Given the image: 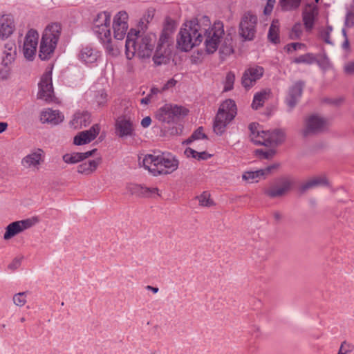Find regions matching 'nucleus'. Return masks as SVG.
<instances>
[{
	"mask_svg": "<svg viewBox=\"0 0 354 354\" xmlns=\"http://www.w3.org/2000/svg\"><path fill=\"white\" fill-rule=\"evenodd\" d=\"M294 185L290 177H281L276 183L264 190V194L270 198L281 197L289 192Z\"/></svg>",
	"mask_w": 354,
	"mask_h": 354,
	"instance_id": "8",
	"label": "nucleus"
},
{
	"mask_svg": "<svg viewBox=\"0 0 354 354\" xmlns=\"http://www.w3.org/2000/svg\"><path fill=\"white\" fill-rule=\"evenodd\" d=\"M101 162V159L91 160L78 165L77 172L80 174L89 175L95 171Z\"/></svg>",
	"mask_w": 354,
	"mask_h": 354,
	"instance_id": "29",
	"label": "nucleus"
},
{
	"mask_svg": "<svg viewBox=\"0 0 354 354\" xmlns=\"http://www.w3.org/2000/svg\"><path fill=\"white\" fill-rule=\"evenodd\" d=\"M17 222L19 223L21 232H23L24 230H27L37 223L39 222V219L37 217L35 216L30 218L18 221Z\"/></svg>",
	"mask_w": 354,
	"mask_h": 354,
	"instance_id": "41",
	"label": "nucleus"
},
{
	"mask_svg": "<svg viewBox=\"0 0 354 354\" xmlns=\"http://www.w3.org/2000/svg\"><path fill=\"white\" fill-rule=\"evenodd\" d=\"M95 100L99 106L105 105L107 101V94L104 90H100L95 94Z\"/></svg>",
	"mask_w": 354,
	"mask_h": 354,
	"instance_id": "44",
	"label": "nucleus"
},
{
	"mask_svg": "<svg viewBox=\"0 0 354 354\" xmlns=\"http://www.w3.org/2000/svg\"><path fill=\"white\" fill-rule=\"evenodd\" d=\"M328 184V180L326 177H317L313 179L308 180L307 182L303 183L299 187V191L301 193H304L307 190L310 189L312 188L326 185Z\"/></svg>",
	"mask_w": 354,
	"mask_h": 354,
	"instance_id": "30",
	"label": "nucleus"
},
{
	"mask_svg": "<svg viewBox=\"0 0 354 354\" xmlns=\"http://www.w3.org/2000/svg\"><path fill=\"white\" fill-rule=\"evenodd\" d=\"M301 0H279L278 7L281 11H291L297 10L301 4Z\"/></svg>",
	"mask_w": 354,
	"mask_h": 354,
	"instance_id": "33",
	"label": "nucleus"
},
{
	"mask_svg": "<svg viewBox=\"0 0 354 354\" xmlns=\"http://www.w3.org/2000/svg\"><path fill=\"white\" fill-rule=\"evenodd\" d=\"M17 55V46L15 42L8 41L4 46L2 57V65L5 67L0 70V76L2 79H6L8 76L9 66L15 61Z\"/></svg>",
	"mask_w": 354,
	"mask_h": 354,
	"instance_id": "9",
	"label": "nucleus"
},
{
	"mask_svg": "<svg viewBox=\"0 0 354 354\" xmlns=\"http://www.w3.org/2000/svg\"><path fill=\"white\" fill-rule=\"evenodd\" d=\"M226 115L217 113L213 125L214 131L218 136H221L225 131L227 125L232 121Z\"/></svg>",
	"mask_w": 354,
	"mask_h": 354,
	"instance_id": "25",
	"label": "nucleus"
},
{
	"mask_svg": "<svg viewBox=\"0 0 354 354\" xmlns=\"http://www.w3.org/2000/svg\"><path fill=\"white\" fill-rule=\"evenodd\" d=\"M210 194L207 192H203L200 196H197L199 204L204 207H210L213 205V201L209 198Z\"/></svg>",
	"mask_w": 354,
	"mask_h": 354,
	"instance_id": "43",
	"label": "nucleus"
},
{
	"mask_svg": "<svg viewBox=\"0 0 354 354\" xmlns=\"http://www.w3.org/2000/svg\"><path fill=\"white\" fill-rule=\"evenodd\" d=\"M156 36L153 33L140 34L139 30L131 29L127 34L125 43V54L128 59L135 55L140 58H149L153 50Z\"/></svg>",
	"mask_w": 354,
	"mask_h": 354,
	"instance_id": "2",
	"label": "nucleus"
},
{
	"mask_svg": "<svg viewBox=\"0 0 354 354\" xmlns=\"http://www.w3.org/2000/svg\"><path fill=\"white\" fill-rule=\"evenodd\" d=\"M43 153L44 151L42 149H37L33 152L26 156L21 160V165L26 168L36 167L40 164Z\"/></svg>",
	"mask_w": 354,
	"mask_h": 354,
	"instance_id": "24",
	"label": "nucleus"
},
{
	"mask_svg": "<svg viewBox=\"0 0 354 354\" xmlns=\"http://www.w3.org/2000/svg\"><path fill=\"white\" fill-rule=\"evenodd\" d=\"M261 136L263 138L257 141L259 145L277 146L285 140V133L281 129H277L272 131L262 130Z\"/></svg>",
	"mask_w": 354,
	"mask_h": 354,
	"instance_id": "13",
	"label": "nucleus"
},
{
	"mask_svg": "<svg viewBox=\"0 0 354 354\" xmlns=\"http://www.w3.org/2000/svg\"><path fill=\"white\" fill-rule=\"evenodd\" d=\"M235 81V75L233 72L230 71L227 73L225 81V91H231L233 88L234 83Z\"/></svg>",
	"mask_w": 354,
	"mask_h": 354,
	"instance_id": "45",
	"label": "nucleus"
},
{
	"mask_svg": "<svg viewBox=\"0 0 354 354\" xmlns=\"http://www.w3.org/2000/svg\"><path fill=\"white\" fill-rule=\"evenodd\" d=\"M160 92V91L158 88H156V87H152L150 90V92L148 94V95H150V97L151 98H153V97L154 95H156L158 93H159Z\"/></svg>",
	"mask_w": 354,
	"mask_h": 354,
	"instance_id": "64",
	"label": "nucleus"
},
{
	"mask_svg": "<svg viewBox=\"0 0 354 354\" xmlns=\"http://www.w3.org/2000/svg\"><path fill=\"white\" fill-rule=\"evenodd\" d=\"M317 62L318 64L321 65V62L319 61H317L313 53H306L305 55H301L297 57H295L292 62L295 64H311L314 62Z\"/></svg>",
	"mask_w": 354,
	"mask_h": 354,
	"instance_id": "36",
	"label": "nucleus"
},
{
	"mask_svg": "<svg viewBox=\"0 0 354 354\" xmlns=\"http://www.w3.org/2000/svg\"><path fill=\"white\" fill-rule=\"evenodd\" d=\"M15 26L14 18L11 15H4L0 19V37L7 39L14 32Z\"/></svg>",
	"mask_w": 354,
	"mask_h": 354,
	"instance_id": "21",
	"label": "nucleus"
},
{
	"mask_svg": "<svg viewBox=\"0 0 354 354\" xmlns=\"http://www.w3.org/2000/svg\"><path fill=\"white\" fill-rule=\"evenodd\" d=\"M198 151H196V150L192 149V148H187L185 151V154L187 156V157H192V158H194L196 159V157H197V154H198Z\"/></svg>",
	"mask_w": 354,
	"mask_h": 354,
	"instance_id": "56",
	"label": "nucleus"
},
{
	"mask_svg": "<svg viewBox=\"0 0 354 354\" xmlns=\"http://www.w3.org/2000/svg\"><path fill=\"white\" fill-rule=\"evenodd\" d=\"M268 40L274 44L280 42L279 39V21L278 19H274L269 28L268 33Z\"/></svg>",
	"mask_w": 354,
	"mask_h": 354,
	"instance_id": "31",
	"label": "nucleus"
},
{
	"mask_svg": "<svg viewBox=\"0 0 354 354\" xmlns=\"http://www.w3.org/2000/svg\"><path fill=\"white\" fill-rule=\"evenodd\" d=\"M192 139H194V140L200 139H207V135L203 133V127H199L192 133Z\"/></svg>",
	"mask_w": 354,
	"mask_h": 354,
	"instance_id": "50",
	"label": "nucleus"
},
{
	"mask_svg": "<svg viewBox=\"0 0 354 354\" xmlns=\"http://www.w3.org/2000/svg\"><path fill=\"white\" fill-rule=\"evenodd\" d=\"M236 105L233 100L227 99L220 106L218 113L226 115L230 120H233L236 115Z\"/></svg>",
	"mask_w": 354,
	"mask_h": 354,
	"instance_id": "26",
	"label": "nucleus"
},
{
	"mask_svg": "<svg viewBox=\"0 0 354 354\" xmlns=\"http://www.w3.org/2000/svg\"><path fill=\"white\" fill-rule=\"evenodd\" d=\"M127 189L131 195L145 197V194L149 190L138 184H130L127 186Z\"/></svg>",
	"mask_w": 354,
	"mask_h": 354,
	"instance_id": "37",
	"label": "nucleus"
},
{
	"mask_svg": "<svg viewBox=\"0 0 354 354\" xmlns=\"http://www.w3.org/2000/svg\"><path fill=\"white\" fill-rule=\"evenodd\" d=\"M100 41L103 44L106 52L111 56H117L119 50L115 48L111 43V34L110 25H104L100 26L98 32H93Z\"/></svg>",
	"mask_w": 354,
	"mask_h": 354,
	"instance_id": "14",
	"label": "nucleus"
},
{
	"mask_svg": "<svg viewBox=\"0 0 354 354\" xmlns=\"http://www.w3.org/2000/svg\"><path fill=\"white\" fill-rule=\"evenodd\" d=\"M13 301L18 306H24L26 302V292H22L15 294L13 297Z\"/></svg>",
	"mask_w": 354,
	"mask_h": 354,
	"instance_id": "46",
	"label": "nucleus"
},
{
	"mask_svg": "<svg viewBox=\"0 0 354 354\" xmlns=\"http://www.w3.org/2000/svg\"><path fill=\"white\" fill-rule=\"evenodd\" d=\"M325 101L328 103L333 104L336 106H339L344 101V98L339 97V98H335V99H326Z\"/></svg>",
	"mask_w": 354,
	"mask_h": 354,
	"instance_id": "58",
	"label": "nucleus"
},
{
	"mask_svg": "<svg viewBox=\"0 0 354 354\" xmlns=\"http://www.w3.org/2000/svg\"><path fill=\"white\" fill-rule=\"evenodd\" d=\"M97 149H93L91 151H88L86 152H80V156H81V159H82V161L93 156L95 154V153L96 152Z\"/></svg>",
	"mask_w": 354,
	"mask_h": 354,
	"instance_id": "55",
	"label": "nucleus"
},
{
	"mask_svg": "<svg viewBox=\"0 0 354 354\" xmlns=\"http://www.w3.org/2000/svg\"><path fill=\"white\" fill-rule=\"evenodd\" d=\"M326 124V120L317 115H312L306 120V127L302 131L304 137L322 132Z\"/></svg>",
	"mask_w": 354,
	"mask_h": 354,
	"instance_id": "15",
	"label": "nucleus"
},
{
	"mask_svg": "<svg viewBox=\"0 0 354 354\" xmlns=\"http://www.w3.org/2000/svg\"><path fill=\"white\" fill-rule=\"evenodd\" d=\"M115 133L120 138L132 136L134 129L130 120L125 117H119L115 122Z\"/></svg>",
	"mask_w": 354,
	"mask_h": 354,
	"instance_id": "19",
	"label": "nucleus"
},
{
	"mask_svg": "<svg viewBox=\"0 0 354 354\" xmlns=\"http://www.w3.org/2000/svg\"><path fill=\"white\" fill-rule=\"evenodd\" d=\"M145 189H148L149 191L145 194V197H149L151 194L158 192V189L157 187L149 188L145 187Z\"/></svg>",
	"mask_w": 354,
	"mask_h": 354,
	"instance_id": "62",
	"label": "nucleus"
},
{
	"mask_svg": "<svg viewBox=\"0 0 354 354\" xmlns=\"http://www.w3.org/2000/svg\"><path fill=\"white\" fill-rule=\"evenodd\" d=\"M91 122V115L88 112L77 113L70 122L71 125L75 129L86 127Z\"/></svg>",
	"mask_w": 354,
	"mask_h": 354,
	"instance_id": "27",
	"label": "nucleus"
},
{
	"mask_svg": "<svg viewBox=\"0 0 354 354\" xmlns=\"http://www.w3.org/2000/svg\"><path fill=\"white\" fill-rule=\"evenodd\" d=\"M176 125L172 126L171 127H164L162 129V131L164 132L165 136H176L180 135L183 133V127L180 124L175 123Z\"/></svg>",
	"mask_w": 354,
	"mask_h": 354,
	"instance_id": "39",
	"label": "nucleus"
},
{
	"mask_svg": "<svg viewBox=\"0 0 354 354\" xmlns=\"http://www.w3.org/2000/svg\"><path fill=\"white\" fill-rule=\"evenodd\" d=\"M139 165H142L153 176L166 175L176 171L178 167V160L169 153L161 154H147Z\"/></svg>",
	"mask_w": 354,
	"mask_h": 354,
	"instance_id": "3",
	"label": "nucleus"
},
{
	"mask_svg": "<svg viewBox=\"0 0 354 354\" xmlns=\"http://www.w3.org/2000/svg\"><path fill=\"white\" fill-rule=\"evenodd\" d=\"M187 113L188 110L183 106L166 104L157 111L156 118L161 122L176 123Z\"/></svg>",
	"mask_w": 354,
	"mask_h": 354,
	"instance_id": "6",
	"label": "nucleus"
},
{
	"mask_svg": "<svg viewBox=\"0 0 354 354\" xmlns=\"http://www.w3.org/2000/svg\"><path fill=\"white\" fill-rule=\"evenodd\" d=\"M342 48L343 50L346 51L350 50V42L348 38H346V39H344V41H343L342 44Z\"/></svg>",
	"mask_w": 354,
	"mask_h": 354,
	"instance_id": "63",
	"label": "nucleus"
},
{
	"mask_svg": "<svg viewBox=\"0 0 354 354\" xmlns=\"http://www.w3.org/2000/svg\"><path fill=\"white\" fill-rule=\"evenodd\" d=\"M344 71L346 74H354V62L347 63L344 66Z\"/></svg>",
	"mask_w": 354,
	"mask_h": 354,
	"instance_id": "53",
	"label": "nucleus"
},
{
	"mask_svg": "<svg viewBox=\"0 0 354 354\" xmlns=\"http://www.w3.org/2000/svg\"><path fill=\"white\" fill-rule=\"evenodd\" d=\"M248 128L250 131V137L251 140L256 145H258L257 141L263 138V137L261 136L262 130L259 129V124L252 122L249 124Z\"/></svg>",
	"mask_w": 354,
	"mask_h": 354,
	"instance_id": "35",
	"label": "nucleus"
},
{
	"mask_svg": "<svg viewBox=\"0 0 354 354\" xmlns=\"http://www.w3.org/2000/svg\"><path fill=\"white\" fill-rule=\"evenodd\" d=\"M228 42L229 39H225L220 48V53L224 55H230L234 53L233 46L230 42L229 44Z\"/></svg>",
	"mask_w": 354,
	"mask_h": 354,
	"instance_id": "47",
	"label": "nucleus"
},
{
	"mask_svg": "<svg viewBox=\"0 0 354 354\" xmlns=\"http://www.w3.org/2000/svg\"><path fill=\"white\" fill-rule=\"evenodd\" d=\"M99 57V52L89 46L82 47L78 55L79 59L86 64L95 63Z\"/></svg>",
	"mask_w": 354,
	"mask_h": 354,
	"instance_id": "23",
	"label": "nucleus"
},
{
	"mask_svg": "<svg viewBox=\"0 0 354 354\" xmlns=\"http://www.w3.org/2000/svg\"><path fill=\"white\" fill-rule=\"evenodd\" d=\"M317 15V8L316 6L308 3L306 6L302 13V19L306 31H311L314 26L315 18Z\"/></svg>",
	"mask_w": 354,
	"mask_h": 354,
	"instance_id": "22",
	"label": "nucleus"
},
{
	"mask_svg": "<svg viewBox=\"0 0 354 354\" xmlns=\"http://www.w3.org/2000/svg\"><path fill=\"white\" fill-rule=\"evenodd\" d=\"M151 118L149 116H147L141 120V125L142 127L147 128L151 124Z\"/></svg>",
	"mask_w": 354,
	"mask_h": 354,
	"instance_id": "59",
	"label": "nucleus"
},
{
	"mask_svg": "<svg viewBox=\"0 0 354 354\" xmlns=\"http://www.w3.org/2000/svg\"><path fill=\"white\" fill-rule=\"evenodd\" d=\"M289 46H292V50H297L305 47V44L302 43H290Z\"/></svg>",
	"mask_w": 354,
	"mask_h": 354,
	"instance_id": "61",
	"label": "nucleus"
},
{
	"mask_svg": "<svg viewBox=\"0 0 354 354\" xmlns=\"http://www.w3.org/2000/svg\"><path fill=\"white\" fill-rule=\"evenodd\" d=\"M330 33L329 31H323L321 34L322 38L324 39V41L328 44H333V42L331 41L330 39Z\"/></svg>",
	"mask_w": 354,
	"mask_h": 354,
	"instance_id": "57",
	"label": "nucleus"
},
{
	"mask_svg": "<svg viewBox=\"0 0 354 354\" xmlns=\"http://www.w3.org/2000/svg\"><path fill=\"white\" fill-rule=\"evenodd\" d=\"M276 0H267V3L263 10V14L265 15H270L272 12L274 6L275 4Z\"/></svg>",
	"mask_w": 354,
	"mask_h": 354,
	"instance_id": "51",
	"label": "nucleus"
},
{
	"mask_svg": "<svg viewBox=\"0 0 354 354\" xmlns=\"http://www.w3.org/2000/svg\"><path fill=\"white\" fill-rule=\"evenodd\" d=\"M264 68L258 65L250 66L247 68L241 77V84L246 89L251 88L264 74Z\"/></svg>",
	"mask_w": 354,
	"mask_h": 354,
	"instance_id": "10",
	"label": "nucleus"
},
{
	"mask_svg": "<svg viewBox=\"0 0 354 354\" xmlns=\"http://www.w3.org/2000/svg\"><path fill=\"white\" fill-rule=\"evenodd\" d=\"M279 167V164L274 163L266 167L264 169L256 171H247L243 174L242 178L249 183L258 182L261 177L265 178L270 174L274 169Z\"/></svg>",
	"mask_w": 354,
	"mask_h": 354,
	"instance_id": "18",
	"label": "nucleus"
},
{
	"mask_svg": "<svg viewBox=\"0 0 354 354\" xmlns=\"http://www.w3.org/2000/svg\"><path fill=\"white\" fill-rule=\"evenodd\" d=\"M270 93V90H263L260 92L257 93L254 96L253 101L252 103V109L257 110L259 108L261 107L263 105L266 100H267Z\"/></svg>",
	"mask_w": 354,
	"mask_h": 354,
	"instance_id": "32",
	"label": "nucleus"
},
{
	"mask_svg": "<svg viewBox=\"0 0 354 354\" xmlns=\"http://www.w3.org/2000/svg\"><path fill=\"white\" fill-rule=\"evenodd\" d=\"M111 17V13L107 11L98 13L93 20L92 28L93 31L98 32L100 29V26H103L104 25H110Z\"/></svg>",
	"mask_w": 354,
	"mask_h": 354,
	"instance_id": "28",
	"label": "nucleus"
},
{
	"mask_svg": "<svg viewBox=\"0 0 354 354\" xmlns=\"http://www.w3.org/2000/svg\"><path fill=\"white\" fill-rule=\"evenodd\" d=\"M176 28L175 21L167 18L153 57L155 65L160 66L169 62L173 49L172 35Z\"/></svg>",
	"mask_w": 354,
	"mask_h": 354,
	"instance_id": "4",
	"label": "nucleus"
},
{
	"mask_svg": "<svg viewBox=\"0 0 354 354\" xmlns=\"http://www.w3.org/2000/svg\"><path fill=\"white\" fill-rule=\"evenodd\" d=\"M302 33L301 25L299 23L295 24L292 28V32L290 33V38L292 39H299Z\"/></svg>",
	"mask_w": 354,
	"mask_h": 354,
	"instance_id": "48",
	"label": "nucleus"
},
{
	"mask_svg": "<svg viewBox=\"0 0 354 354\" xmlns=\"http://www.w3.org/2000/svg\"><path fill=\"white\" fill-rule=\"evenodd\" d=\"M211 156L210 154H208L205 151L198 152L197 154L196 159L197 160H207Z\"/></svg>",
	"mask_w": 354,
	"mask_h": 354,
	"instance_id": "60",
	"label": "nucleus"
},
{
	"mask_svg": "<svg viewBox=\"0 0 354 354\" xmlns=\"http://www.w3.org/2000/svg\"><path fill=\"white\" fill-rule=\"evenodd\" d=\"M176 82H177V81L175 80L174 78H171V79L169 80L164 84V86H162V91H165V90H167V89L170 88L174 87L176 85Z\"/></svg>",
	"mask_w": 354,
	"mask_h": 354,
	"instance_id": "54",
	"label": "nucleus"
},
{
	"mask_svg": "<svg viewBox=\"0 0 354 354\" xmlns=\"http://www.w3.org/2000/svg\"><path fill=\"white\" fill-rule=\"evenodd\" d=\"M275 150L274 149H268V150H263V149H257L256 153L259 155L260 157L264 159H270L274 156L275 154Z\"/></svg>",
	"mask_w": 354,
	"mask_h": 354,
	"instance_id": "49",
	"label": "nucleus"
},
{
	"mask_svg": "<svg viewBox=\"0 0 354 354\" xmlns=\"http://www.w3.org/2000/svg\"><path fill=\"white\" fill-rule=\"evenodd\" d=\"M37 97L46 101L50 100L53 95L51 73H45L39 83Z\"/></svg>",
	"mask_w": 354,
	"mask_h": 354,
	"instance_id": "16",
	"label": "nucleus"
},
{
	"mask_svg": "<svg viewBox=\"0 0 354 354\" xmlns=\"http://www.w3.org/2000/svg\"><path fill=\"white\" fill-rule=\"evenodd\" d=\"M177 37L176 46L181 51L188 52L194 46H199L205 39L207 53H214L218 47L224 35V26L216 21L211 26V21L206 15L195 18L185 24Z\"/></svg>",
	"mask_w": 354,
	"mask_h": 354,
	"instance_id": "1",
	"label": "nucleus"
},
{
	"mask_svg": "<svg viewBox=\"0 0 354 354\" xmlns=\"http://www.w3.org/2000/svg\"><path fill=\"white\" fill-rule=\"evenodd\" d=\"M37 46H31L29 44H24L23 52L24 57L28 60H32L35 55Z\"/></svg>",
	"mask_w": 354,
	"mask_h": 354,
	"instance_id": "42",
	"label": "nucleus"
},
{
	"mask_svg": "<svg viewBox=\"0 0 354 354\" xmlns=\"http://www.w3.org/2000/svg\"><path fill=\"white\" fill-rule=\"evenodd\" d=\"M63 114L57 110L46 109L40 114V121L42 123H48L51 125H57L64 120Z\"/></svg>",
	"mask_w": 354,
	"mask_h": 354,
	"instance_id": "20",
	"label": "nucleus"
},
{
	"mask_svg": "<svg viewBox=\"0 0 354 354\" xmlns=\"http://www.w3.org/2000/svg\"><path fill=\"white\" fill-rule=\"evenodd\" d=\"M23 257H16L8 265V268L10 270H15L17 269L21 263Z\"/></svg>",
	"mask_w": 354,
	"mask_h": 354,
	"instance_id": "52",
	"label": "nucleus"
},
{
	"mask_svg": "<svg viewBox=\"0 0 354 354\" xmlns=\"http://www.w3.org/2000/svg\"><path fill=\"white\" fill-rule=\"evenodd\" d=\"M100 131V124H95L89 129L78 133L73 138V144L77 146L88 144L95 139Z\"/></svg>",
	"mask_w": 354,
	"mask_h": 354,
	"instance_id": "17",
	"label": "nucleus"
},
{
	"mask_svg": "<svg viewBox=\"0 0 354 354\" xmlns=\"http://www.w3.org/2000/svg\"><path fill=\"white\" fill-rule=\"evenodd\" d=\"M128 14L125 11L119 12L113 18V29L114 38L117 40H122L128 32Z\"/></svg>",
	"mask_w": 354,
	"mask_h": 354,
	"instance_id": "12",
	"label": "nucleus"
},
{
	"mask_svg": "<svg viewBox=\"0 0 354 354\" xmlns=\"http://www.w3.org/2000/svg\"><path fill=\"white\" fill-rule=\"evenodd\" d=\"M62 31L61 24L53 23L45 28L40 41L39 57L48 60L54 53Z\"/></svg>",
	"mask_w": 354,
	"mask_h": 354,
	"instance_id": "5",
	"label": "nucleus"
},
{
	"mask_svg": "<svg viewBox=\"0 0 354 354\" xmlns=\"http://www.w3.org/2000/svg\"><path fill=\"white\" fill-rule=\"evenodd\" d=\"M257 24V17L250 11L246 12L242 16L239 26V35L244 40L252 41L254 39L256 35V26Z\"/></svg>",
	"mask_w": 354,
	"mask_h": 354,
	"instance_id": "7",
	"label": "nucleus"
},
{
	"mask_svg": "<svg viewBox=\"0 0 354 354\" xmlns=\"http://www.w3.org/2000/svg\"><path fill=\"white\" fill-rule=\"evenodd\" d=\"M304 86L305 82L298 80L289 87L285 98V102L288 107V111H292L299 103L302 96Z\"/></svg>",
	"mask_w": 354,
	"mask_h": 354,
	"instance_id": "11",
	"label": "nucleus"
},
{
	"mask_svg": "<svg viewBox=\"0 0 354 354\" xmlns=\"http://www.w3.org/2000/svg\"><path fill=\"white\" fill-rule=\"evenodd\" d=\"M62 159L67 164H76L82 161L80 152L66 153L62 156Z\"/></svg>",
	"mask_w": 354,
	"mask_h": 354,
	"instance_id": "40",
	"label": "nucleus"
},
{
	"mask_svg": "<svg viewBox=\"0 0 354 354\" xmlns=\"http://www.w3.org/2000/svg\"><path fill=\"white\" fill-rule=\"evenodd\" d=\"M39 34L37 30L30 29L28 31L24 44H29L31 46H37Z\"/></svg>",
	"mask_w": 354,
	"mask_h": 354,
	"instance_id": "38",
	"label": "nucleus"
},
{
	"mask_svg": "<svg viewBox=\"0 0 354 354\" xmlns=\"http://www.w3.org/2000/svg\"><path fill=\"white\" fill-rule=\"evenodd\" d=\"M20 232H21V228L19 225V223L17 221L12 222L6 227L3 239L8 240Z\"/></svg>",
	"mask_w": 354,
	"mask_h": 354,
	"instance_id": "34",
	"label": "nucleus"
}]
</instances>
